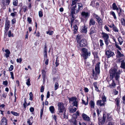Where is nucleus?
<instances>
[{"instance_id": "f257e3e1", "label": "nucleus", "mask_w": 125, "mask_h": 125, "mask_svg": "<svg viewBox=\"0 0 125 125\" xmlns=\"http://www.w3.org/2000/svg\"><path fill=\"white\" fill-rule=\"evenodd\" d=\"M117 70L115 69H111L109 71L110 78L111 80H112L114 77L116 80L118 81L120 78V75L122 71V69H119L118 71L116 72Z\"/></svg>"}, {"instance_id": "f03ea898", "label": "nucleus", "mask_w": 125, "mask_h": 125, "mask_svg": "<svg viewBox=\"0 0 125 125\" xmlns=\"http://www.w3.org/2000/svg\"><path fill=\"white\" fill-rule=\"evenodd\" d=\"M83 9V5L81 3H78L72 7L71 16L72 17H75L74 15L78 13L80 10H82Z\"/></svg>"}, {"instance_id": "7ed1b4c3", "label": "nucleus", "mask_w": 125, "mask_h": 125, "mask_svg": "<svg viewBox=\"0 0 125 125\" xmlns=\"http://www.w3.org/2000/svg\"><path fill=\"white\" fill-rule=\"evenodd\" d=\"M81 50L82 51V56L84 59H86L90 55V52L87 49L83 48Z\"/></svg>"}, {"instance_id": "20e7f679", "label": "nucleus", "mask_w": 125, "mask_h": 125, "mask_svg": "<svg viewBox=\"0 0 125 125\" xmlns=\"http://www.w3.org/2000/svg\"><path fill=\"white\" fill-rule=\"evenodd\" d=\"M58 111L59 113H62L64 111H66V109L62 103L58 102Z\"/></svg>"}, {"instance_id": "39448f33", "label": "nucleus", "mask_w": 125, "mask_h": 125, "mask_svg": "<svg viewBox=\"0 0 125 125\" xmlns=\"http://www.w3.org/2000/svg\"><path fill=\"white\" fill-rule=\"evenodd\" d=\"M78 44L77 45V47L78 48V49H80V47H83L85 46L87 44L86 40L84 39H83L80 41H78Z\"/></svg>"}, {"instance_id": "423d86ee", "label": "nucleus", "mask_w": 125, "mask_h": 125, "mask_svg": "<svg viewBox=\"0 0 125 125\" xmlns=\"http://www.w3.org/2000/svg\"><path fill=\"white\" fill-rule=\"evenodd\" d=\"M69 100L70 102L71 101L73 102L72 104H73V106H75L76 107L78 106V102L77 101V98L76 97H74L70 98Z\"/></svg>"}, {"instance_id": "0eeeda50", "label": "nucleus", "mask_w": 125, "mask_h": 125, "mask_svg": "<svg viewBox=\"0 0 125 125\" xmlns=\"http://www.w3.org/2000/svg\"><path fill=\"white\" fill-rule=\"evenodd\" d=\"M105 53L106 56V57L108 58L113 56L114 55H115L114 53L113 52L109 50L106 51L105 52Z\"/></svg>"}, {"instance_id": "6e6552de", "label": "nucleus", "mask_w": 125, "mask_h": 125, "mask_svg": "<svg viewBox=\"0 0 125 125\" xmlns=\"http://www.w3.org/2000/svg\"><path fill=\"white\" fill-rule=\"evenodd\" d=\"M96 30L94 26H92L91 27L90 30V32L89 34L90 36L92 37V35L96 32Z\"/></svg>"}, {"instance_id": "1a4fd4ad", "label": "nucleus", "mask_w": 125, "mask_h": 125, "mask_svg": "<svg viewBox=\"0 0 125 125\" xmlns=\"http://www.w3.org/2000/svg\"><path fill=\"white\" fill-rule=\"evenodd\" d=\"M10 2V0H2V3L3 5V7L4 8H6V3L7 5H9Z\"/></svg>"}, {"instance_id": "9d476101", "label": "nucleus", "mask_w": 125, "mask_h": 125, "mask_svg": "<svg viewBox=\"0 0 125 125\" xmlns=\"http://www.w3.org/2000/svg\"><path fill=\"white\" fill-rule=\"evenodd\" d=\"M7 120L5 117L2 118L0 121V125H7Z\"/></svg>"}, {"instance_id": "9b49d317", "label": "nucleus", "mask_w": 125, "mask_h": 125, "mask_svg": "<svg viewBox=\"0 0 125 125\" xmlns=\"http://www.w3.org/2000/svg\"><path fill=\"white\" fill-rule=\"evenodd\" d=\"M69 110L70 113H73L75 112L77 109L76 108L71 106L68 108Z\"/></svg>"}, {"instance_id": "f8f14e48", "label": "nucleus", "mask_w": 125, "mask_h": 125, "mask_svg": "<svg viewBox=\"0 0 125 125\" xmlns=\"http://www.w3.org/2000/svg\"><path fill=\"white\" fill-rule=\"evenodd\" d=\"M97 105H99L100 106H104L105 104V103L102 101V100H98L97 102Z\"/></svg>"}, {"instance_id": "ddd939ff", "label": "nucleus", "mask_w": 125, "mask_h": 125, "mask_svg": "<svg viewBox=\"0 0 125 125\" xmlns=\"http://www.w3.org/2000/svg\"><path fill=\"white\" fill-rule=\"evenodd\" d=\"M102 37L104 40L109 39V36L108 34L105 32H103L102 33Z\"/></svg>"}, {"instance_id": "4468645a", "label": "nucleus", "mask_w": 125, "mask_h": 125, "mask_svg": "<svg viewBox=\"0 0 125 125\" xmlns=\"http://www.w3.org/2000/svg\"><path fill=\"white\" fill-rule=\"evenodd\" d=\"M83 118L84 120L86 121H89L90 120V118L87 115L83 113L82 115Z\"/></svg>"}, {"instance_id": "2eb2a0df", "label": "nucleus", "mask_w": 125, "mask_h": 125, "mask_svg": "<svg viewBox=\"0 0 125 125\" xmlns=\"http://www.w3.org/2000/svg\"><path fill=\"white\" fill-rule=\"evenodd\" d=\"M100 63H98L95 66V72L98 74H99L100 73V66H99Z\"/></svg>"}, {"instance_id": "dca6fc26", "label": "nucleus", "mask_w": 125, "mask_h": 125, "mask_svg": "<svg viewBox=\"0 0 125 125\" xmlns=\"http://www.w3.org/2000/svg\"><path fill=\"white\" fill-rule=\"evenodd\" d=\"M95 24V21L93 18L90 19L89 23V25L90 26H94Z\"/></svg>"}, {"instance_id": "f3484780", "label": "nucleus", "mask_w": 125, "mask_h": 125, "mask_svg": "<svg viewBox=\"0 0 125 125\" xmlns=\"http://www.w3.org/2000/svg\"><path fill=\"white\" fill-rule=\"evenodd\" d=\"M124 55L121 53L118 50H117V54L116 55V57L118 58H120L121 57L124 56Z\"/></svg>"}, {"instance_id": "a211bd4d", "label": "nucleus", "mask_w": 125, "mask_h": 125, "mask_svg": "<svg viewBox=\"0 0 125 125\" xmlns=\"http://www.w3.org/2000/svg\"><path fill=\"white\" fill-rule=\"evenodd\" d=\"M81 15L83 17L86 18L89 17V15L88 12H83L82 13Z\"/></svg>"}, {"instance_id": "6ab92c4d", "label": "nucleus", "mask_w": 125, "mask_h": 125, "mask_svg": "<svg viewBox=\"0 0 125 125\" xmlns=\"http://www.w3.org/2000/svg\"><path fill=\"white\" fill-rule=\"evenodd\" d=\"M120 67L123 69H125V62L124 60H122L121 61Z\"/></svg>"}, {"instance_id": "aec40b11", "label": "nucleus", "mask_w": 125, "mask_h": 125, "mask_svg": "<svg viewBox=\"0 0 125 125\" xmlns=\"http://www.w3.org/2000/svg\"><path fill=\"white\" fill-rule=\"evenodd\" d=\"M87 28L86 27V26L84 25L82 27V32L86 33L87 31Z\"/></svg>"}, {"instance_id": "412c9836", "label": "nucleus", "mask_w": 125, "mask_h": 125, "mask_svg": "<svg viewBox=\"0 0 125 125\" xmlns=\"http://www.w3.org/2000/svg\"><path fill=\"white\" fill-rule=\"evenodd\" d=\"M105 121L103 119H98V123L99 125H103L104 124Z\"/></svg>"}, {"instance_id": "4be33fe9", "label": "nucleus", "mask_w": 125, "mask_h": 125, "mask_svg": "<svg viewBox=\"0 0 125 125\" xmlns=\"http://www.w3.org/2000/svg\"><path fill=\"white\" fill-rule=\"evenodd\" d=\"M112 81V83L109 85V87L111 88H113L115 87L116 84L114 80H113Z\"/></svg>"}, {"instance_id": "5701e85b", "label": "nucleus", "mask_w": 125, "mask_h": 125, "mask_svg": "<svg viewBox=\"0 0 125 125\" xmlns=\"http://www.w3.org/2000/svg\"><path fill=\"white\" fill-rule=\"evenodd\" d=\"M113 9L114 10H116L117 11L119 10V8L117 7L115 3H114L112 5Z\"/></svg>"}, {"instance_id": "b1692460", "label": "nucleus", "mask_w": 125, "mask_h": 125, "mask_svg": "<svg viewBox=\"0 0 125 125\" xmlns=\"http://www.w3.org/2000/svg\"><path fill=\"white\" fill-rule=\"evenodd\" d=\"M94 17H95L97 19V21L98 22H99L101 20V19L98 15L95 14H94Z\"/></svg>"}, {"instance_id": "393cba45", "label": "nucleus", "mask_w": 125, "mask_h": 125, "mask_svg": "<svg viewBox=\"0 0 125 125\" xmlns=\"http://www.w3.org/2000/svg\"><path fill=\"white\" fill-rule=\"evenodd\" d=\"M115 101L117 107H120L119 104L120 102L119 98L118 97L116 98L115 100Z\"/></svg>"}, {"instance_id": "a878e982", "label": "nucleus", "mask_w": 125, "mask_h": 125, "mask_svg": "<svg viewBox=\"0 0 125 125\" xmlns=\"http://www.w3.org/2000/svg\"><path fill=\"white\" fill-rule=\"evenodd\" d=\"M119 11L118 10L117 12L118 13L119 16H120L121 15H123L122 13L124 12V11L120 8H119Z\"/></svg>"}, {"instance_id": "bb28decb", "label": "nucleus", "mask_w": 125, "mask_h": 125, "mask_svg": "<svg viewBox=\"0 0 125 125\" xmlns=\"http://www.w3.org/2000/svg\"><path fill=\"white\" fill-rule=\"evenodd\" d=\"M90 107L91 108H94V101L91 100L89 103Z\"/></svg>"}, {"instance_id": "cd10ccee", "label": "nucleus", "mask_w": 125, "mask_h": 125, "mask_svg": "<svg viewBox=\"0 0 125 125\" xmlns=\"http://www.w3.org/2000/svg\"><path fill=\"white\" fill-rule=\"evenodd\" d=\"M118 41L120 45H121L123 42V40L122 38L120 37H119L118 39Z\"/></svg>"}, {"instance_id": "c85d7f7f", "label": "nucleus", "mask_w": 125, "mask_h": 125, "mask_svg": "<svg viewBox=\"0 0 125 125\" xmlns=\"http://www.w3.org/2000/svg\"><path fill=\"white\" fill-rule=\"evenodd\" d=\"M107 121H111L112 120V116L110 115L109 114H107Z\"/></svg>"}, {"instance_id": "c756f323", "label": "nucleus", "mask_w": 125, "mask_h": 125, "mask_svg": "<svg viewBox=\"0 0 125 125\" xmlns=\"http://www.w3.org/2000/svg\"><path fill=\"white\" fill-rule=\"evenodd\" d=\"M49 109L51 113H54V109L53 106H50L49 108Z\"/></svg>"}, {"instance_id": "7c9ffc66", "label": "nucleus", "mask_w": 125, "mask_h": 125, "mask_svg": "<svg viewBox=\"0 0 125 125\" xmlns=\"http://www.w3.org/2000/svg\"><path fill=\"white\" fill-rule=\"evenodd\" d=\"M92 72L93 75V77L95 76L96 77H97L98 74V73H97L96 72L95 73L94 69L92 70Z\"/></svg>"}, {"instance_id": "2f4dec72", "label": "nucleus", "mask_w": 125, "mask_h": 125, "mask_svg": "<svg viewBox=\"0 0 125 125\" xmlns=\"http://www.w3.org/2000/svg\"><path fill=\"white\" fill-rule=\"evenodd\" d=\"M77 0H73L72 4V7L73 6L77 4Z\"/></svg>"}, {"instance_id": "473e14b6", "label": "nucleus", "mask_w": 125, "mask_h": 125, "mask_svg": "<svg viewBox=\"0 0 125 125\" xmlns=\"http://www.w3.org/2000/svg\"><path fill=\"white\" fill-rule=\"evenodd\" d=\"M59 88V84L57 82L55 83L54 85V89L55 90H56Z\"/></svg>"}, {"instance_id": "72a5a7b5", "label": "nucleus", "mask_w": 125, "mask_h": 125, "mask_svg": "<svg viewBox=\"0 0 125 125\" xmlns=\"http://www.w3.org/2000/svg\"><path fill=\"white\" fill-rule=\"evenodd\" d=\"M11 113L12 114L16 116H19L20 115L19 113H17L15 112L11 111Z\"/></svg>"}, {"instance_id": "f704fd0d", "label": "nucleus", "mask_w": 125, "mask_h": 125, "mask_svg": "<svg viewBox=\"0 0 125 125\" xmlns=\"http://www.w3.org/2000/svg\"><path fill=\"white\" fill-rule=\"evenodd\" d=\"M75 17H72L71 19V27H72V25L73 24V23L74 20L75 19Z\"/></svg>"}, {"instance_id": "c9c22d12", "label": "nucleus", "mask_w": 125, "mask_h": 125, "mask_svg": "<svg viewBox=\"0 0 125 125\" xmlns=\"http://www.w3.org/2000/svg\"><path fill=\"white\" fill-rule=\"evenodd\" d=\"M58 57H57L56 58V61L55 63L56 67H57L59 64V60H58Z\"/></svg>"}, {"instance_id": "e433bc0d", "label": "nucleus", "mask_w": 125, "mask_h": 125, "mask_svg": "<svg viewBox=\"0 0 125 125\" xmlns=\"http://www.w3.org/2000/svg\"><path fill=\"white\" fill-rule=\"evenodd\" d=\"M13 4L15 6H17L18 4V1L17 0H13Z\"/></svg>"}, {"instance_id": "4c0bfd02", "label": "nucleus", "mask_w": 125, "mask_h": 125, "mask_svg": "<svg viewBox=\"0 0 125 125\" xmlns=\"http://www.w3.org/2000/svg\"><path fill=\"white\" fill-rule=\"evenodd\" d=\"M113 30L114 31L116 32H118V30L117 27L115 25L113 26Z\"/></svg>"}, {"instance_id": "58836bf2", "label": "nucleus", "mask_w": 125, "mask_h": 125, "mask_svg": "<svg viewBox=\"0 0 125 125\" xmlns=\"http://www.w3.org/2000/svg\"><path fill=\"white\" fill-rule=\"evenodd\" d=\"M82 36L81 35H78L76 37V40L77 41V42L78 41H80V40L81 39Z\"/></svg>"}, {"instance_id": "ea45409f", "label": "nucleus", "mask_w": 125, "mask_h": 125, "mask_svg": "<svg viewBox=\"0 0 125 125\" xmlns=\"http://www.w3.org/2000/svg\"><path fill=\"white\" fill-rule=\"evenodd\" d=\"M102 101L105 103L106 101V98L105 95H103L102 97Z\"/></svg>"}, {"instance_id": "a19ab883", "label": "nucleus", "mask_w": 125, "mask_h": 125, "mask_svg": "<svg viewBox=\"0 0 125 125\" xmlns=\"http://www.w3.org/2000/svg\"><path fill=\"white\" fill-rule=\"evenodd\" d=\"M110 13L113 16L114 19H116L115 14L114 11H112L110 12Z\"/></svg>"}, {"instance_id": "79ce46f5", "label": "nucleus", "mask_w": 125, "mask_h": 125, "mask_svg": "<svg viewBox=\"0 0 125 125\" xmlns=\"http://www.w3.org/2000/svg\"><path fill=\"white\" fill-rule=\"evenodd\" d=\"M8 36L9 37H10L11 36L12 37L14 36L12 34H11V31L10 30L9 31Z\"/></svg>"}, {"instance_id": "37998d69", "label": "nucleus", "mask_w": 125, "mask_h": 125, "mask_svg": "<svg viewBox=\"0 0 125 125\" xmlns=\"http://www.w3.org/2000/svg\"><path fill=\"white\" fill-rule=\"evenodd\" d=\"M53 33V31H48L46 32V33L47 34H48L50 35H52Z\"/></svg>"}, {"instance_id": "c03bdc74", "label": "nucleus", "mask_w": 125, "mask_h": 125, "mask_svg": "<svg viewBox=\"0 0 125 125\" xmlns=\"http://www.w3.org/2000/svg\"><path fill=\"white\" fill-rule=\"evenodd\" d=\"M30 78H29L27 80V82H26V84L28 86H29L31 85L30 84Z\"/></svg>"}, {"instance_id": "a18cd8bd", "label": "nucleus", "mask_w": 125, "mask_h": 125, "mask_svg": "<svg viewBox=\"0 0 125 125\" xmlns=\"http://www.w3.org/2000/svg\"><path fill=\"white\" fill-rule=\"evenodd\" d=\"M5 25L10 26V22L9 20H6L5 23Z\"/></svg>"}, {"instance_id": "49530a36", "label": "nucleus", "mask_w": 125, "mask_h": 125, "mask_svg": "<svg viewBox=\"0 0 125 125\" xmlns=\"http://www.w3.org/2000/svg\"><path fill=\"white\" fill-rule=\"evenodd\" d=\"M88 97L87 98V102L86 103L85 102V101H84L82 99V103L83 104H84L85 105H87L88 104Z\"/></svg>"}, {"instance_id": "de8ad7c7", "label": "nucleus", "mask_w": 125, "mask_h": 125, "mask_svg": "<svg viewBox=\"0 0 125 125\" xmlns=\"http://www.w3.org/2000/svg\"><path fill=\"white\" fill-rule=\"evenodd\" d=\"M72 122L73 123V124L74 125H76L77 124V122L76 120L75 119H73L72 120Z\"/></svg>"}, {"instance_id": "09e8293b", "label": "nucleus", "mask_w": 125, "mask_h": 125, "mask_svg": "<svg viewBox=\"0 0 125 125\" xmlns=\"http://www.w3.org/2000/svg\"><path fill=\"white\" fill-rule=\"evenodd\" d=\"M29 95L30 97V100H32L33 94L31 92L30 93Z\"/></svg>"}, {"instance_id": "8fccbe9b", "label": "nucleus", "mask_w": 125, "mask_h": 125, "mask_svg": "<svg viewBox=\"0 0 125 125\" xmlns=\"http://www.w3.org/2000/svg\"><path fill=\"white\" fill-rule=\"evenodd\" d=\"M46 43L45 44L44 46V53H47V49L46 46Z\"/></svg>"}, {"instance_id": "3c124183", "label": "nucleus", "mask_w": 125, "mask_h": 125, "mask_svg": "<svg viewBox=\"0 0 125 125\" xmlns=\"http://www.w3.org/2000/svg\"><path fill=\"white\" fill-rule=\"evenodd\" d=\"M73 28H74V32H76L77 31L78 29L77 26L76 25H75L73 26Z\"/></svg>"}, {"instance_id": "603ef678", "label": "nucleus", "mask_w": 125, "mask_h": 125, "mask_svg": "<svg viewBox=\"0 0 125 125\" xmlns=\"http://www.w3.org/2000/svg\"><path fill=\"white\" fill-rule=\"evenodd\" d=\"M39 15L40 17H42L43 16V14L42 11H39Z\"/></svg>"}, {"instance_id": "864d4df0", "label": "nucleus", "mask_w": 125, "mask_h": 125, "mask_svg": "<svg viewBox=\"0 0 125 125\" xmlns=\"http://www.w3.org/2000/svg\"><path fill=\"white\" fill-rule=\"evenodd\" d=\"M99 42L100 43V46L101 47L102 46L104 45V43H103V41L101 39L99 40Z\"/></svg>"}, {"instance_id": "5fc2aeb1", "label": "nucleus", "mask_w": 125, "mask_h": 125, "mask_svg": "<svg viewBox=\"0 0 125 125\" xmlns=\"http://www.w3.org/2000/svg\"><path fill=\"white\" fill-rule=\"evenodd\" d=\"M64 113L63 114V118H67V119L68 118V116L67 115V114H66V111H64Z\"/></svg>"}, {"instance_id": "6e6d98bb", "label": "nucleus", "mask_w": 125, "mask_h": 125, "mask_svg": "<svg viewBox=\"0 0 125 125\" xmlns=\"http://www.w3.org/2000/svg\"><path fill=\"white\" fill-rule=\"evenodd\" d=\"M104 42L106 46H107L108 45L109 42V39L104 40Z\"/></svg>"}, {"instance_id": "4d7b16f0", "label": "nucleus", "mask_w": 125, "mask_h": 125, "mask_svg": "<svg viewBox=\"0 0 125 125\" xmlns=\"http://www.w3.org/2000/svg\"><path fill=\"white\" fill-rule=\"evenodd\" d=\"M47 57V53H44V60H45Z\"/></svg>"}, {"instance_id": "13d9d810", "label": "nucleus", "mask_w": 125, "mask_h": 125, "mask_svg": "<svg viewBox=\"0 0 125 125\" xmlns=\"http://www.w3.org/2000/svg\"><path fill=\"white\" fill-rule=\"evenodd\" d=\"M16 14L17 12H14L11 13L10 14V15L13 17H14L15 15H16Z\"/></svg>"}, {"instance_id": "bf43d9fd", "label": "nucleus", "mask_w": 125, "mask_h": 125, "mask_svg": "<svg viewBox=\"0 0 125 125\" xmlns=\"http://www.w3.org/2000/svg\"><path fill=\"white\" fill-rule=\"evenodd\" d=\"M16 61L18 62L21 63L22 61V59L21 58H20L19 59H17Z\"/></svg>"}, {"instance_id": "052dcab7", "label": "nucleus", "mask_w": 125, "mask_h": 125, "mask_svg": "<svg viewBox=\"0 0 125 125\" xmlns=\"http://www.w3.org/2000/svg\"><path fill=\"white\" fill-rule=\"evenodd\" d=\"M13 69V65H11L9 68V70L10 71H12Z\"/></svg>"}, {"instance_id": "680f3d73", "label": "nucleus", "mask_w": 125, "mask_h": 125, "mask_svg": "<svg viewBox=\"0 0 125 125\" xmlns=\"http://www.w3.org/2000/svg\"><path fill=\"white\" fill-rule=\"evenodd\" d=\"M104 28L107 31L109 32L110 31L109 30L108 27L106 25L104 26Z\"/></svg>"}, {"instance_id": "e2e57ef3", "label": "nucleus", "mask_w": 125, "mask_h": 125, "mask_svg": "<svg viewBox=\"0 0 125 125\" xmlns=\"http://www.w3.org/2000/svg\"><path fill=\"white\" fill-rule=\"evenodd\" d=\"M115 46L116 47V48H118L119 50H120V51L121 50H122L121 48L117 44H115Z\"/></svg>"}, {"instance_id": "0e129e2a", "label": "nucleus", "mask_w": 125, "mask_h": 125, "mask_svg": "<svg viewBox=\"0 0 125 125\" xmlns=\"http://www.w3.org/2000/svg\"><path fill=\"white\" fill-rule=\"evenodd\" d=\"M42 76H46V72L45 71L42 70Z\"/></svg>"}, {"instance_id": "69168bd1", "label": "nucleus", "mask_w": 125, "mask_h": 125, "mask_svg": "<svg viewBox=\"0 0 125 125\" xmlns=\"http://www.w3.org/2000/svg\"><path fill=\"white\" fill-rule=\"evenodd\" d=\"M10 26L5 25V30L6 31H7L8 30Z\"/></svg>"}, {"instance_id": "338daca9", "label": "nucleus", "mask_w": 125, "mask_h": 125, "mask_svg": "<svg viewBox=\"0 0 125 125\" xmlns=\"http://www.w3.org/2000/svg\"><path fill=\"white\" fill-rule=\"evenodd\" d=\"M121 22L122 24L125 25V20L124 19H121Z\"/></svg>"}, {"instance_id": "774afa93", "label": "nucleus", "mask_w": 125, "mask_h": 125, "mask_svg": "<svg viewBox=\"0 0 125 125\" xmlns=\"http://www.w3.org/2000/svg\"><path fill=\"white\" fill-rule=\"evenodd\" d=\"M12 23V24L15 23L16 22V20L14 19H13L11 20Z\"/></svg>"}]
</instances>
